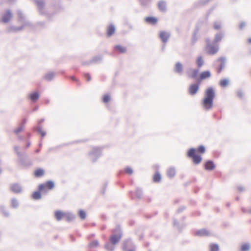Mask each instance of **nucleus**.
<instances>
[{"mask_svg": "<svg viewBox=\"0 0 251 251\" xmlns=\"http://www.w3.org/2000/svg\"><path fill=\"white\" fill-rule=\"evenodd\" d=\"M111 232L113 233L112 235H116L117 236L121 235V237L123 236V232L119 225H117L115 228L112 229Z\"/></svg>", "mask_w": 251, "mask_h": 251, "instance_id": "c85d7f7f", "label": "nucleus"}, {"mask_svg": "<svg viewBox=\"0 0 251 251\" xmlns=\"http://www.w3.org/2000/svg\"><path fill=\"white\" fill-rule=\"evenodd\" d=\"M33 130L35 131H37L39 134H40L43 131L41 126H35L33 127Z\"/></svg>", "mask_w": 251, "mask_h": 251, "instance_id": "bf43d9fd", "label": "nucleus"}, {"mask_svg": "<svg viewBox=\"0 0 251 251\" xmlns=\"http://www.w3.org/2000/svg\"><path fill=\"white\" fill-rule=\"evenodd\" d=\"M170 36L169 32L165 31H161L159 34V37L163 43H166L168 42Z\"/></svg>", "mask_w": 251, "mask_h": 251, "instance_id": "dca6fc26", "label": "nucleus"}, {"mask_svg": "<svg viewBox=\"0 0 251 251\" xmlns=\"http://www.w3.org/2000/svg\"><path fill=\"white\" fill-rule=\"evenodd\" d=\"M219 84L221 87H226L229 84V79L228 78L222 79L220 80Z\"/></svg>", "mask_w": 251, "mask_h": 251, "instance_id": "c03bdc74", "label": "nucleus"}, {"mask_svg": "<svg viewBox=\"0 0 251 251\" xmlns=\"http://www.w3.org/2000/svg\"><path fill=\"white\" fill-rule=\"evenodd\" d=\"M215 91L212 87H208L205 91L204 98L214 100L215 97Z\"/></svg>", "mask_w": 251, "mask_h": 251, "instance_id": "1a4fd4ad", "label": "nucleus"}, {"mask_svg": "<svg viewBox=\"0 0 251 251\" xmlns=\"http://www.w3.org/2000/svg\"><path fill=\"white\" fill-rule=\"evenodd\" d=\"M12 17V14L10 10H7L5 13L2 16L1 22L3 23H8L11 18Z\"/></svg>", "mask_w": 251, "mask_h": 251, "instance_id": "f3484780", "label": "nucleus"}, {"mask_svg": "<svg viewBox=\"0 0 251 251\" xmlns=\"http://www.w3.org/2000/svg\"><path fill=\"white\" fill-rule=\"evenodd\" d=\"M43 191H42V192ZM41 192V191H40L39 189L37 191L34 192L32 194V198L35 200L40 199L42 197Z\"/></svg>", "mask_w": 251, "mask_h": 251, "instance_id": "ea45409f", "label": "nucleus"}, {"mask_svg": "<svg viewBox=\"0 0 251 251\" xmlns=\"http://www.w3.org/2000/svg\"><path fill=\"white\" fill-rule=\"evenodd\" d=\"M196 64L198 67L197 69H199V70L203 65L204 61L201 56H199L197 57L196 59Z\"/></svg>", "mask_w": 251, "mask_h": 251, "instance_id": "58836bf2", "label": "nucleus"}, {"mask_svg": "<svg viewBox=\"0 0 251 251\" xmlns=\"http://www.w3.org/2000/svg\"><path fill=\"white\" fill-rule=\"evenodd\" d=\"M19 206V202L17 199L13 198L11 200V206L12 208L16 209Z\"/></svg>", "mask_w": 251, "mask_h": 251, "instance_id": "a19ab883", "label": "nucleus"}, {"mask_svg": "<svg viewBox=\"0 0 251 251\" xmlns=\"http://www.w3.org/2000/svg\"><path fill=\"white\" fill-rule=\"evenodd\" d=\"M103 56L102 55H98L94 56L89 60V63H92L93 64L100 63L103 60Z\"/></svg>", "mask_w": 251, "mask_h": 251, "instance_id": "393cba45", "label": "nucleus"}, {"mask_svg": "<svg viewBox=\"0 0 251 251\" xmlns=\"http://www.w3.org/2000/svg\"><path fill=\"white\" fill-rule=\"evenodd\" d=\"M55 75V73L54 72H50L46 74L43 76V78L48 81H50L52 80Z\"/></svg>", "mask_w": 251, "mask_h": 251, "instance_id": "7c9ffc66", "label": "nucleus"}, {"mask_svg": "<svg viewBox=\"0 0 251 251\" xmlns=\"http://www.w3.org/2000/svg\"><path fill=\"white\" fill-rule=\"evenodd\" d=\"M192 71L191 75H189V78L192 79H197V76L200 70L199 69H190Z\"/></svg>", "mask_w": 251, "mask_h": 251, "instance_id": "e433bc0d", "label": "nucleus"}, {"mask_svg": "<svg viewBox=\"0 0 251 251\" xmlns=\"http://www.w3.org/2000/svg\"><path fill=\"white\" fill-rule=\"evenodd\" d=\"M10 190L14 194H21L23 191V187L18 183H14L10 185Z\"/></svg>", "mask_w": 251, "mask_h": 251, "instance_id": "6e6552de", "label": "nucleus"}, {"mask_svg": "<svg viewBox=\"0 0 251 251\" xmlns=\"http://www.w3.org/2000/svg\"><path fill=\"white\" fill-rule=\"evenodd\" d=\"M45 121V119L44 118H42V119H41L37 121V124H38V126H41V124L43 123Z\"/></svg>", "mask_w": 251, "mask_h": 251, "instance_id": "774afa93", "label": "nucleus"}, {"mask_svg": "<svg viewBox=\"0 0 251 251\" xmlns=\"http://www.w3.org/2000/svg\"><path fill=\"white\" fill-rule=\"evenodd\" d=\"M237 96L240 99H242L244 97V93L242 90H239L237 91Z\"/></svg>", "mask_w": 251, "mask_h": 251, "instance_id": "052dcab7", "label": "nucleus"}, {"mask_svg": "<svg viewBox=\"0 0 251 251\" xmlns=\"http://www.w3.org/2000/svg\"><path fill=\"white\" fill-rule=\"evenodd\" d=\"M224 37V34L220 31L215 34L214 39L212 42V44L216 45L217 43L222 41Z\"/></svg>", "mask_w": 251, "mask_h": 251, "instance_id": "4be33fe9", "label": "nucleus"}, {"mask_svg": "<svg viewBox=\"0 0 251 251\" xmlns=\"http://www.w3.org/2000/svg\"><path fill=\"white\" fill-rule=\"evenodd\" d=\"M45 174V171L43 169L38 168L36 169L34 173V175L36 177H40L43 176Z\"/></svg>", "mask_w": 251, "mask_h": 251, "instance_id": "c9c22d12", "label": "nucleus"}, {"mask_svg": "<svg viewBox=\"0 0 251 251\" xmlns=\"http://www.w3.org/2000/svg\"><path fill=\"white\" fill-rule=\"evenodd\" d=\"M24 127L19 125V126L17 128L14 129L13 132L16 135H18L19 134L24 130Z\"/></svg>", "mask_w": 251, "mask_h": 251, "instance_id": "09e8293b", "label": "nucleus"}, {"mask_svg": "<svg viewBox=\"0 0 251 251\" xmlns=\"http://www.w3.org/2000/svg\"><path fill=\"white\" fill-rule=\"evenodd\" d=\"M114 50L118 53H124L126 51V47L120 45H117L113 47Z\"/></svg>", "mask_w": 251, "mask_h": 251, "instance_id": "c756f323", "label": "nucleus"}, {"mask_svg": "<svg viewBox=\"0 0 251 251\" xmlns=\"http://www.w3.org/2000/svg\"><path fill=\"white\" fill-rule=\"evenodd\" d=\"M186 155L188 157L192 159L195 164H199L201 162V155L196 153V149L194 148H190L187 151Z\"/></svg>", "mask_w": 251, "mask_h": 251, "instance_id": "20e7f679", "label": "nucleus"}, {"mask_svg": "<svg viewBox=\"0 0 251 251\" xmlns=\"http://www.w3.org/2000/svg\"><path fill=\"white\" fill-rule=\"evenodd\" d=\"M161 179V176L159 172H156L153 176V181L154 182H159Z\"/></svg>", "mask_w": 251, "mask_h": 251, "instance_id": "a18cd8bd", "label": "nucleus"}, {"mask_svg": "<svg viewBox=\"0 0 251 251\" xmlns=\"http://www.w3.org/2000/svg\"><path fill=\"white\" fill-rule=\"evenodd\" d=\"M186 207L184 205H182L180 206L176 211V214H179L182 212L186 209Z\"/></svg>", "mask_w": 251, "mask_h": 251, "instance_id": "13d9d810", "label": "nucleus"}, {"mask_svg": "<svg viewBox=\"0 0 251 251\" xmlns=\"http://www.w3.org/2000/svg\"><path fill=\"white\" fill-rule=\"evenodd\" d=\"M149 0H139L140 4L144 7H149L150 5V2Z\"/></svg>", "mask_w": 251, "mask_h": 251, "instance_id": "49530a36", "label": "nucleus"}, {"mask_svg": "<svg viewBox=\"0 0 251 251\" xmlns=\"http://www.w3.org/2000/svg\"><path fill=\"white\" fill-rule=\"evenodd\" d=\"M21 22L23 23V25L20 26L23 27V29L25 26L32 27V24L29 21L26 20V19H25V20H23Z\"/></svg>", "mask_w": 251, "mask_h": 251, "instance_id": "603ef678", "label": "nucleus"}, {"mask_svg": "<svg viewBox=\"0 0 251 251\" xmlns=\"http://www.w3.org/2000/svg\"><path fill=\"white\" fill-rule=\"evenodd\" d=\"M200 83V82H198L197 80L196 83L190 84L188 89V93L191 96L195 95L199 90Z\"/></svg>", "mask_w": 251, "mask_h": 251, "instance_id": "0eeeda50", "label": "nucleus"}, {"mask_svg": "<svg viewBox=\"0 0 251 251\" xmlns=\"http://www.w3.org/2000/svg\"><path fill=\"white\" fill-rule=\"evenodd\" d=\"M83 75L88 81H89L91 80V76L89 73H83Z\"/></svg>", "mask_w": 251, "mask_h": 251, "instance_id": "680f3d73", "label": "nucleus"}, {"mask_svg": "<svg viewBox=\"0 0 251 251\" xmlns=\"http://www.w3.org/2000/svg\"><path fill=\"white\" fill-rule=\"evenodd\" d=\"M110 100V96L108 94H105L103 96L102 101L104 103H108Z\"/></svg>", "mask_w": 251, "mask_h": 251, "instance_id": "5fc2aeb1", "label": "nucleus"}, {"mask_svg": "<svg viewBox=\"0 0 251 251\" xmlns=\"http://www.w3.org/2000/svg\"><path fill=\"white\" fill-rule=\"evenodd\" d=\"M107 185H108V183L107 182H105L103 186V187L102 188V190L101 191V193L102 195H104L105 194V191H106V188L107 187Z\"/></svg>", "mask_w": 251, "mask_h": 251, "instance_id": "e2e57ef3", "label": "nucleus"}, {"mask_svg": "<svg viewBox=\"0 0 251 251\" xmlns=\"http://www.w3.org/2000/svg\"><path fill=\"white\" fill-rule=\"evenodd\" d=\"M196 149V152H198L199 153L203 154L205 151V148L203 145L199 146Z\"/></svg>", "mask_w": 251, "mask_h": 251, "instance_id": "3c124183", "label": "nucleus"}, {"mask_svg": "<svg viewBox=\"0 0 251 251\" xmlns=\"http://www.w3.org/2000/svg\"><path fill=\"white\" fill-rule=\"evenodd\" d=\"M27 122V119L25 118H23L22 121L19 124V125L25 127V124Z\"/></svg>", "mask_w": 251, "mask_h": 251, "instance_id": "0e129e2a", "label": "nucleus"}, {"mask_svg": "<svg viewBox=\"0 0 251 251\" xmlns=\"http://www.w3.org/2000/svg\"><path fill=\"white\" fill-rule=\"evenodd\" d=\"M23 30V27L15 26L14 25H10L6 29V31L8 33H16Z\"/></svg>", "mask_w": 251, "mask_h": 251, "instance_id": "a878e982", "label": "nucleus"}, {"mask_svg": "<svg viewBox=\"0 0 251 251\" xmlns=\"http://www.w3.org/2000/svg\"><path fill=\"white\" fill-rule=\"evenodd\" d=\"M157 8L159 10L162 12H165L167 10L166 2L164 0H160L157 3Z\"/></svg>", "mask_w": 251, "mask_h": 251, "instance_id": "b1692460", "label": "nucleus"}, {"mask_svg": "<svg viewBox=\"0 0 251 251\" xmlns=\"http://www.w3.org/2000/svg\"><path fill=\"white\" fill-rule=\"evenodd\" d=\"M145 21L149 24L154 25L157 24L158 19L153 16H148L145 18Z\"/></svg>", "mask_w": 251, "mask_h": 251, "instance_id": "cd10ccee", "label": "nucleus"}, {"mask_svg": "<svg viewBox=\"0 0 251 251\" xmlns=\"http://www.w3.org/2000/svg\"><path fill=\"white\" fill-rule=\"evenodd\" d=\"M17 14L18 16V21L19 22H21L23 20L25 19V16L24 15L22 11L19 10L17 11Z\"/></svg>", "mask_w": 251, "mask_h": 251, "instance_id": "8fccbe9b", "label": "nucleus"}, {"mask_svg": "<svg viewBox=\"0 0 251 251\" xmlns=\"http://www.w3.org/2000/svg\"><path fill=\"white\" fill-rule=\"evenodd\" d=\"M65 212L61 210H56L54 212V216L57 221H60L63 217H64Z\"/></svg>", "mask_w": 251, "mask_h": 251, "instance_id": "f704fd0d", "label": "nucleus"}, {"mask_svg": "<svg viewBox=\"0 0 251 251\" xmlns=\"http://www.w3.org/2000/svg\"><path fill=\"white\" fill-rule=\"evenodd\" d=\"M211 0H199L194 3V6L195 8H198L207 4Z\"/></svg>", "mask_w": 251, "mask_h": 251, "instance_id": "72a5a7b5", "label": "nucleus"}, {"mask_svg": "<svg viewBox=\"0 0 251 251\" xmlns=\"http://www.w3.org/2000/svg\"><path fill=\"white\" fill-rule=\"evenodd\" d=\"M176 169L175 167H172L169 168L167 170V176L169 178L172 179L173 177H174L175 176H176Z\"/></svg>", "mask_w": 251, "mask_h": 251, "instance_id": "473e14b6", "label": "nucleus"}, {"mask_svg": "<svg viewBox=\"0 0 251 251\" xmlns=\"http://www.w3.org/2000/svg\"><path fill=\"white\" fill-rule=\"evenodd\" d=\"M64 217L67 222H71L75 218V215L71 212H65Z\"/></svg>", "mask_w": 251, "mask_h": 251, "instance_id": "2f4dec72", "label": "nucleus"}, {"mask_svg": "<svg viewBox=\"0 0 251 251\" xmlns=\"http://www.w3.org/2000/svg\"><path fill=\"white\" fill-rule=\"evenodd\" d=\"M135 194L138 199H141L143 195V191L141 189L137 188L136 190Z\"/></svg>", "mask_w": 251, "mask_h": 251, "instance_id": "864d4df0", "label": "nucleus"}, {"mask_svg": "<svg viewBox=\"0 0 251 251\" xmlns=\"http://www.w3.org/2000/svg\"><path fill=\"white\" fill-rule=\"evenodd\" d=\"M215 45H211L210 43H207L206 45L207 51L209 54H215L219 50V47L215 46Z\"/></svg>", "mask_w": 251, "mask_h": 251, "instance_id": "ddd939ff", "label": "nucleus"}, {"mask_svg": "<svg viewBox=\"0 0 251 251\" xmlns=\"http://www.w3.org/2000/svg\"><path fill=\"white\" fill-rule=\"evenodd\" d=\"M246 26V23L244 22H242L240 23L239 25V28L240 29H243Z\"/></svg>", "mask_w": 251, "mask_h": 251, "instance_id": "69168bd1", "label": "nucleus"}, {"mask_svg": "<svg viewBox=\"0 0 251 251\" xmlns=\"http://www.w3.org/2000/svg\"><path fill=\"white\" fill-rule=\"evenodd\" d=\"M102 150V148H101L95 147H93L92 151L89 152L90 158L93 163L96 162L101 156Z\"/></svg>", "mask_w": 251, "mask_h": 251, "instance_id": "39448f33", "label": "nucleus"}, {"mask_svg": "<svg viewBox=\"0 0 251 251\" xmlns=\"http://www.w3.org/2000/svg\"><path fill=\"white\" fill-rule=\"evenodd\" d=\"M250 249V245L248 244H244L241 247V251H248Z\"/></svg>", "mask_w": 251, "mask_h": 251, "instance_id": "6e6d98bb", "label": "nucleus"}, {"mask_svg": "<svg viewBox=\"0 0 251 251\" xmlns=\"http://www.w3.org/2000/svg\"><path fill=\"white\" fill-rule=\"evenodd\" d=\"M237 189L240 192H243L245 191V188L242 186H238L237 187Z\"/></svg>", "mask_w": 251, "mask_h": 251, "instance_id": "338daca9", "label": "nucleus"}, {"mask_svg": "<svg viewBox=\"0 0 251 251\" xmlns=\"http://www.w3.org/2000/svg\"><path fill=\"white\" fill-rule=\"evenodd\" d=\"M173 226L176 227L177 229L179 231H181L182 229L186 226V225L185 224H180L177 221L176 218L174 217L173 218Z\"/></svg>", "mask_w": 251, "mask_h": 251, "instance_id": "bb28decb", "label": "nucleus"}, {"mask_svg": "<svg viewBox=\"0 0 251 251\" xmlns=\"http://www.w3.org/2000/svg\"><path fill=\"white\" fill-rule=\"evenodd\" d=\"M204 167L206 170L212 171L215 168V165L212 160H208L205 162Z\"/></svg>", "mask_w": 251, "mask_h": 251, "instance_id": "412c9836", "label": "nucleus"}, {"mask_svg": "<svg viewBox=\"0 0 251 251\" xmlns=\"http://www.w3.org/2000/svg\"><path fill=\"white\" fill-rule=\"evenodd\" d=\"M55 186L54 182L52 180H48L45 183L40 184L38 186V189L40 191H45V190H51Z\"/></svg>", "mask_w": 251, "mask_h": 251, "instance_id": "423d86ee", "label": "nucleus"}, {"mask_svg": "<svg viewBox=\"0 0 251 251\" xmlns=\"http://www.w3.org/2000/svg\"><path fill=\"white\" fill-rule=\"evenodd\" d=\"M122 238L121 235L119 236L111 235L109 237V241L106 243L104 245L105 249L108 251H114L115 250L114 246L120 242Z\"/></svg>", "mask_w": 251, "mask_h": 251, "instance_id": "f03ea898", "label": "nucleus"}, {"mask_svg": "<svg viewBox=\"0 0 251 251\" xmlns=\"http://www.w3.org/2000/svg\"><path fill=\"white\" fill-rule=\"evenodd\" d=\"M125 173L126 174L131 175L133 173V170L132 168L130 167H126L124 171L122 170H120L118 173V175H121L123 174V173Z\"/></svg>", "mask_w": 251, "mask_h": 251, "instance_id": "79ce46f5", "label": "nucleus"}, {"mask_svg": "<svg viewBox=\"0 0 251 251\" xmlns=\"http://www.w3.org/2000/svg\"><path fill=\"white\" fill-rule=\"evenodd\" d=\"M213 28L216 30H219L221 28V24L220 22H215L213 24Z\"/></svg>", "mask_w": 251, "mask_h": 251, "instance_id": "4d7b16f0", "label": "nucleus"}, {"mask_svg": "<svg viewBox=\"0 0 251 251\" xmlns=\"http://www.w3.org/2000/svg\"><path fill=\"white\" fill-rule=\"evenodd\" d=\"M27 98L32 103H35L39 100L40 94L38 91L32 92L28 95Z\"/></svg>", "mask_w": 251, "mask_h": 251, "instance_id": "2eb2a0df", "label": "nucleus"}, {"mask_svg": "<svg viewBox=\"0 0 251 251\" xmlns=\"http://www.w3.org/2000/svg\"><path fill=\"white\" fill-rule=\"evenodd\" d=\"M211 74L210 71L206 70L201 72L197 80L198 82L201 83V81L210 77Z\"/></svg>", "mask_w": 251, "mask_h": 251, "instance_id": "9b49d317", "label": "nucleus"}, {"mask_svg": "<svg viewBox=\"0 0 251 251\" xmlns=\"http://www.w3.org/2000/svg\"><path fill=\"white\" fill-rule=\"evenodd\" d=\"M14 150L19 158V161L23 166H29L31 164L30 161L27 159V156L25 152L19 151V147L17 146L14 147Z\"/></svg>", "mask_w": 251, "mask_h": 251, "instance_id": "7ed1b4c3", "label": "nucleus"}, {"mask_svg": "<svg viewBox=\"0 0 251 251\" xmlns=\"http://www.w3.org/2000/svg\"><path fill=\"white\" fill-rule=\"evenodd\" d=\"M202 105L204 109L208 110L213 106V100L204 97L202 100Z\"/></svg>", "mask_w": 251, "mask_h": 251, "instance_id": "9d476101", "label": "nucleus"}, {"mask_svg": "<svg viewBox=\"0 0 251 251\" xmlns=\"http://www.w3.org/2000/svg\"><path fill=\"white\" fill-rule=\"evenodd\" d=\"M204 24V22L202 20H199L196 24L192 34L191 39V45L193 46L195 45L201 37L200 30L201 29Z\"/></svg>", "mask_w": 251, "mask_h": 251, "instance_id": "f257e3e1", "label": "nucleus"}, {"mask_svg": "<svg viewBox=\"0 0 251 251\" xmlns=\"http://www.w3.org/2000/svg\"><path fill=\"white\" fill-rule=\"evenodd\" d=\"M195 235L196 236L203 237L208 236L210 235V232L205 228H202L196 231L195 233Z\"/></svg>", "mask_w": 251, "mask_h": 251, "instance_id": "6ab92c4d", "label": "nucleus"}, {"mask_svg": "<svg viewBox=\"0 0 251 251\" xmlns=\"http://www.w3.org/2000/svg\"><path fill=\"white\" fill-rule=\"evenodd\" d=\"M78 214L79 217V218L81 220H84L86 218V212L82 209H80L78 212Z\"/></svg>", "mask_w": 251, "mask_h": 251, "instance_id": "de8ad7c7", "label": "nucleus"}, {"mask_svg": "<svg viewBox=\"0 0 251 251\" xmlns=\"http://www.w3.org/2000/svg\"><path fill=\"white\" fill-rule=\"evenodd\" d=\"M173 71L176 74L181 75L183 71V66L182 63L180 62H176L174 67Z\"/></svg>", "mask_w": 251, "mask_h": 251, "instance_id": "4468645a", "label": "nucleus"}, {"mask_svg": "<svg viewBox=\"0 0 251 251\" xmlns=\"http://www.w3.org/2000/svg\"><path fill=\"white\" fill-rule=\"evenodd\" d=\"M133 246H135L134 243L130 239H128L123 242L122 249L123 251H126L128 248L131 249L133 247Z\"/></svg>", "mask_w": 251, "mask_h": 251, "instance_id": "a211bd4d", "label": "nucleus"}, {"mask_svg": "<svg viewBox=\"0 0 251 251\" xmlns=\"http://www.w3.org/2000/svg\"><path fill=\"white\" fill-rule=\"evenodd\" d=\"M116 30V28L113 24L109 25L106 29V35L107 37H111L113 35Z\"/></svg>", "mask_w": 251, "mask_h": 251, "instance_id": "5701e85b", "label": "nucleus"}, {"mask_svg": "<svg viewBox=\"0 0 251 251\" xmlns=\"http://www.w3.org/2000/svg\"><path fill=\"white\" fill-rule=\"evenodd\" d=\"M99 246V242L97 240H94L89 243L88 248L90 250V249L94 248H96Z\"/></svg>", "mask_w": 251, "mask_h": 251, "instance_id": "37998d69", "label": "nucleus"}, {"mask_svg": "<svg viewBox=\"0 0 251 251\" xmlns=\"http://www.w3.org/2000/svg\"><path fill=\"white\" fill-rule=\"evenodd\" d=\"M35 3L37 5L38 11L41 14H45V2L43 0H35Z\"/></svg>", "mask_w": 251, "mask_h": 251, "instance_id": "aec40b11", "label": "nucleus"}, {"mask_svg": "<svg viewBox=\"0 0 251 251\" xmlns=\"http://www.w3.org/2000/svg\"><path fill=\"white\" fill-rule=\"evenodd\" d=\"M217 61L220 62V64L217 68V72L218 74H220L225 67L226 58L224 56L220 57Z\"/></svg>", "mask_w": 251, "mask_h": 251, "instance_id": "f8f14e48", "label": "nucleus"}, {"mask_svg": "<svg viewBox=\"0 0 251 251\" xmlns=\"http://www.w3.org/2000/svg\"><path fill=\"white\" fill-rule=\"evenodd\" d=\"M220 247L218 244L211 243L209 245V251H219Z\"/></svg>", "mask_w": 251, "mask_h": 251, "instance_id": "4c0bfd02", "label": "nucleus"}]
</instances>
